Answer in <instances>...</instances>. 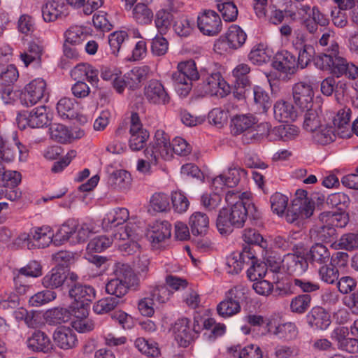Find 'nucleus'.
<instances>
[{
    "mask_svg": "<svg viewBox=\"0 0 358 358\" xmlns=\"http://www.w3.org/2000/svg\"><path fill=\"white\" fill-rule=\"evenodd\" d=\"M247 196V192L241 193L234 190L227 192L225 200L231 207L223 208L219 212L216 226L221 234H229L234 228L243 227L248 215L254 220L259 217L260 213L255 204L248 199L245 201Z\"/></svg>",
    "mask_w": 358,
    "mask_h": 358,
    "instance_id": "1",
    "label": "nucleus"
},
{
    "mask_svg": "<svg viewBox=\"0 0 358 358\" xmlns=\"http://www.w3.org/2000/svg\"><path fill=\"white\" fill-rule=\"evenodd\" d=\"M78 223L74 219L64 222L54 234L49 226L37 227L30 229L29 233L20 234L14 244L17 246H59L65 244L77 229Z\"/></svg>",
    "mask_w": 358,
    "mask_h": 358,
    "instance_id": "2",
    "label": "nucleus"
},
{
    "mask_svg": "<svg viewBox=\"0 0 358 358\" xmlns=\"http://www.w3.org/2000/svg\"><path fill=\"white\" fill-rule=\"evenodd\" d=\"M191 146L181 137H176L169 143L168 136L162 130L155 132L154 140L145 148L144 153L152 162L157 164L159 157L170 159L173 152L178 155L186 156L191 152Z\"/></svg>",
    "mask_w": 358,
    "mask_h": 358,
    "instance_id": "3",
    "label": "nucleus"
},
{
    "mask_svg": "<svg viewBox=\"0 0 358 358\" xmlns=\"http://www.w3.org/2000/svg\"><path fill=\"white\" fill-rule=\"evenodd\" d=\"M113 275L114 277L106 282L105 290L119 301L129 289H136L139 286L140 281L137 275L128 264H115Z\"/></svg>",
    "mask_w": 358,
    "mask_h": 358,
    "instance_id": "4",
    "label": "nucleus"
},
{
    "mask_svg": "<svg viewBox=\"0 0 358 358\" xmlns=\"http://www.w3.org/2000/svg\"><path fill=\"white\" fill-rule=\"evenodd\" d=\"M310 237L315 241L313 246H324V244H331L330 246H358V231L343 234L336 245V229L326 224H322L317 230L310 231Z\"/></svg>",
    "mask_w": 358,
    "mask_h": 358,
    "instance_id": "5",
    "label": "nucleus"
},
{
    "mask_svg": "<svg viewBox=\"0 0 358 358\" xmlns=\"http://www.w3.org/2000/svg\"><path fill=\"white\" fill-rule=\"evenodd\" d=\"M196 64L193 60L180 62L178 65V71L172 74V80L175 87L180 96H186L189 93L192 82L200 78Z\"/></svg>",
    "mask_w": 358,
    "mask_h": 358,
    "instance_id": "6",
    "label": "nucleus"
},
{
    "mask_svg": "<svg viewBox=\"0 0 358 358\" xmlns=\"http://www.w3.org/2000/svg\"><path fill=\"white\" fill-rule=\"evenodd\" d=\"M248 291V288L242 284L233 286L225 293L224 299L217 304L218 315L227 318L240 313L241 303L246 298Z\"/></svg>",
    "mask_w": 358,
    "mask_h": 358,
    "instance_id": "7",
    "label": "nucleus"
},
{
    "mask_svg": "<svg viewBox=\"0 0 358 358\" xmlns=\"http://www.w3.org/2000/svg\"><path fill=\"white\" fill-rule=\"evenodd\" d=\"M347 60L339 55V46L337 42L332 41L327 53L321 54L315 59L317 68L323 71H330L337 77L345 73V65Z\"/></svg>",
    "mask_w": 358,
    "mask_h": 358,
    "instance_id": "8",
    "label": "nucleus"
},
{
    "mask_svg": "<svg viewBox=\"0 0 358 358\" xmlns=\"http://www.w3.org/2000/svg\"><path fill=\"white\" fill-rule=\"evenodd\" d=\"M201 83L198 85V91L202 96H217L224 97L229 92V86L219 72L208 73L201 71Z\"/></svg>",
    "mask_w": 358,
    "mask_h": 358,
    "instance_id": "9",
    "label": "nucleus"
},
{
    "mask_svg": "<svg viewBox=\"0 0 358 358\" xmlns=\"http://www.w3.org/2000/svg\"><path fill=\"white\" fill-rule=\"evenodd\" d=\"M69 292V296L76 302L73 306V315L77 318L86 317L89 304L96 297L94 288L90 285L76 284Z\"/></svg>",
    "mask_w": 358,
    "mask_h": 358,
    "instance_id": "10",
    "label": "nucleus"
},
{
    "mask_svg": "<svg viewBox=\"0 0 358 358\" xmlns=\"http://www.w3.org/2000/svg\"><path fill=\"white\" fill-rule=\"evenodd\" d=\"M28 150L17 139V134H13V139H8L0 133V159L4 162H13L17 157L20 162H25L28 157Z\"/></svg>",
    "mask_w": 358,
    "mask_h": 358,
    "instance_id": "11",
    "label": "nucleus"
},
{
    "mask_svg": "<svg viewBox=\"0 0 358 358\" xmlns=\"http://www.w3.org/2000/svg\"><path fill=\"white\" fill-rule=\"evenodd\" d=\"M48 97L46 82L42 78H36L25 86L20 101L23 105L29 107L37 103L43 99H48Z\"/></svg>",
    "mask_w": 358,
    "mask_h": 358,
    "instance_id": "12",
    "label": "nucleus"
},
{
    "mask_svg": "<svg viewBox=\"0 0 358 358\" xmlns=\"http://www.w3.org/2000/svg\"><path fill=\"white\" fill-rule=\"evenodd\" d=\"M197 26L203 34L215 36L222 30V21L215 11L205 10L198 15Z\"/></svg>",
    "mask_w": 358,
    "mask_h": 358,
    "instance_id": "13",
    "label": "nucleus"
},
{
    "mask_svg": "<svg viewBox=\"0 0 358 358\" xmlns=\"http://www.w3.org/2000/svg\"><path fill=\"white\" fill-rule=\"evenodd\" d=\"M129 147L132 150L138 151L144 148L150 134L142 127L138 115L133 113L131 115Z\"/></svg>",
    "mask_w": 358,
    "mask_h": 358,
    "instance_id": "14",
    "label": "nucleus"
},
{
    "mask_svg": "<svg viewBox=\"0 0 358 358\" xmlns=\"http://www.w3.org/2000/svg\"><path fill=\"white\" fill-rule=\"evenodd\" d=\"M143 94L147 101L152 104L166 105L170 102L168 92L158 80H149L144 87Z\"/></svg>",
    "mask_w": 358,
    "mask_h": 358,
    "instance_id": "15",
    "label": "nucleus"
},
{
    "mask_svg": "<svg viewBox=\"0 0 358 358\" xmlns=\"http://www.w3.org/2000/svg\"><path fill=\"white\" fill-rule=\"evenodd\" d=\"M256 257L252 248H243L241 251L233 252L227 258L228 273L231 274L239 273L245 264L254 263Z\"/></svg>",
    "mask_w": 358,
    "mask_h": 358,
    "instance_id": "16",
    "label": "nucleus"
},
{
    "mask_svg": "<svg viewBox=\"0 0 358 358\" xmlns=\"http://www.w3.org/2000/svg\"><path fill=\"white\" fill-rule=\"evenodd\" d=\"M347 327H338L331 333V338L336 343L337 348L350 354H357L358 339L350 338Z\"/></svg>",
    "mask_w": 358,
    "mask_h": 358,
    "instance_id": "17",
    "label": "nucleus"
},
{
    "mask_svg": "<svg viewBox=\"0 0 358 358\" xmlns=\"http://www.w3.org/2000/svg\"><path fill=\"white\" fill-rule=\"evenodd\" d=\"M68 14V6L64 0H48L42 7V16L47 22L64 19Z\"/></svg>",
    "mask_w": 358,
    "mask_h": 358,
    "instance_id": "18",
    "label": "nucleus"
},
{
    "mask_svg": "<svg viewBox=\"0 0 358 358\" xmlns=\"http://www.w3.org/2000/svg\"><path fill=\"white\" fill-rule=\"evenodd\" d=\"M273 67L286 76H292L297 71L298 65L295 56L287 50L278 52L273 60Z\"/></svg>",
    "mask_w": 358,
    "mask_h": 358,
    "instance_id": "19",
    "label": "nucleus"
},
{
    "mask_svg": "<svg viewBox=\"0 0 358 358\" xmlns=\"http://www.w3.org/2000/svg\"><path fill=\"white\" fill-rule=\"evenodd\" d=\"M264 254V260L268 276L271 278L273 283H278L280 280V274H282V264L283 259L280 254L273 251L272 248H263Z\"/></svg>",
    "mask_w": 358,
    "mask_h": 358,
    "instance_id": "20",
    "label": "nucleus"
},
{
    "mask_svg": "<svg viewBox=\"0 0 358 358\" xmlns=\"http://www.w3.org/2000/svg\"><path fill=\"white\" fill-rule=\"evenodd\" d=\"M19 123L24 121L31 128H40L47 126L50 120L45 106L34 108L31 111H24L18 116Z\"/></svg>",
    "mask_w": 358,
    "mask_h": 358,
    "instance_id": "21",
    "label": "nucleus"
},
{
    "mask_svg": "<svg viewBox=\"0 0 358 358\" xmlns=\"http://www.w3.org/2000/svg\"><path fill=\"white\" fill-rule=\"evenodd\" d=\"M268 331L279 339L290 341L296 338L298 328L293 322L278 323L271 320L267 323Z\"/></svg>",
    "mask_w": 358,
    "mask_h": 358,
    "instance_id": "22",
    "label": "nucleus"
},
{
    "mask_svg": "<svg viewBox=\"0 0 358 358\" xmlns=\"http://www.w3.org/2000/svg\"><path fill=\"white\" fill-rule=\"evenodd\" d=\"M43 52V43L39 40H32L27 43L25 50L20 53V57L25 66H28L31 64H34L36 66H40Z\"/></svg>",
    "mask_w": 358,
    "mask_h": 358,
    "instance_id": "23",
    "label": "nucleus"
},
{
    "mask_svg": "<svg viewBox=\"0 0 358 358\" xmlns=\"http://www.w3.org/2000/svg\"><path fill=\"white\" fill-rule=\"evenodd\" d=\"M27 348L33 352L48 353L53 349V344L50 337L41 330H35L27 337Z\"/></svg>",
    "mask_w": 358,
    "mask_h": 358,
    "instance_id": "24",
    "label": "nucleus"
},
{
    "mask_svg": "<svg viewBox=\"0 0 358 358\" xmlns=\"http://www.w3.org/2000/svg\"><path fill=\"white\" fill-rule=\"evenodd\" d=\"M313 96L314 92L310 85L299 82L293 87L294 103L303 110L312 106Z\"/></svg>",
    "mask_w": 358,
    "mask_h": 358,
    "instance_id": "25",
    "label": "nucleus"
},
{
    "mask_svg": "<svg viewBox=\"0 0 358 358\" xmlns=\"http://www.w3.org/2000/svg\"><path fill=\"white\" fill-rule=\"evenodd\" d=\"M171 224L168 221H156L148 229L145 236L151 243L159 244L171 237Z\"/></svg>",
    "mask_w": 358,
    "mask_h": 358,
    "instance_id": "26",
    "label": "nucleus"
},
{
    "mask_svg": "<svg viewBox=\"0 0 358 358\" xmlns=\"http://www.w3.org/2000/svg\"><path fill=\"white\" fill-rule=\"evenodd\" d=\"M287 269L290 273L297 275L304 273L308 268V259L304 249L302 251L297 250L294 253H288L285 256Z\"/></svg>",
    "mask_w": 358,
    "mask_h": 358,
    "instance_id": "27",
    "label": "nucleus"
},
{
    "mask_svg": "<svg viewBox=\"0 0 358 358\" xmlns=\"http://www.w3.org/2000/svg\"><path fill=\"white\" fill-rule=\"evenodd\" d=\"M307 322L315 329L325 330L331 324L329 314L322 307H313L306 315Z\"/></svg>",
    "mask_w": 358,
    "mask_h": 358,
    "instance_id": "28",
    "label": "nucleus"
},
{
    "mask_svg": "<svg viewBox=\"0 0 358 358\" xmlns=\"http://www.w3.org/2000/svg\"><path fill=\"white\" fill-rule=\"evenodd\" d=\"M129 217V210L125 208H117L110 210L102 220V227L109 231L124 224Z\"/></svg>",
    "mask_w": 358,
    "mask_h": 358,
    "instance_id": "29",
    "label": "nucleus"
},
{
    "mask_svg": "<svg viewBox=\"0 0 358 358\" xmlns=\"http://www.w3.org/2000/svg\"><path fill=\"white\" fill-rule=\"evenodd\" d=\"M246 39L245 32L239 26L233 24L230 26L226 33L225 39L219 41L215 46L226 43L229 48L236 50L243 46Z\"/></svg>",
    "mask_w": 358,
    "mask_h": 358,
    "instance_id": "30",
    "label": "nucleus"
},
{
    "mask_svg": "<svg viewBox=\"0 0 358 358\" xmlns=\"http://www.w3.org/2000/svg\"><path fill=\"white\" fill-rule=\"evenodd\" d=\"M306 110L303 127L306 131L313 133L318 128H320L326 121L320 106L310 107Z\"/></svg>",
    "mask_w": 358,
    "mask_h": 358,
    "instance_id": "31",
    "label": "nucleus"
},
{
    "mask_svg": "<svg viewBox=\"0 0 358 358\" xmlns=\"http://www.w3.org/2000/svg\"><path fill=\"white\" fill-rule=\"evenodd\" d=\"M56 345L61 349L69 350L77 344V338L74 331L69 327L58 328L53 334Z\"/></svg>",
    "mask_w": 358,
    "mask_h": 358,
    "instance_id": "32",
    "label": "nucleus"
},
{
    "mask_svg": "<svg viewBox=\"0 0 358 358\" xmlns=\"http://www.w3.org/2000/svg\"><path fill=\"white\" fill-rule=\"evenodd\" d=\"M175 338L181 347H187L194 338V333L189 325L187 318L178 320L174 326Z\"/></svg>",
    "mask_w": 358,
    "mask_h": 358,
    "instance_id": "33",
    "label": "nucleus"
},
{
    "mask_svg": "<svg viewBox=\"0 0 358 358\" xmlns=\"http://www.w3.org/2000/svg\"><path fill=\"white\" fill-rule=\"evenodd\" d=\"M273 114L275 119L281 122L294 121L297 116L294 105L284 100H278L275 103Z\"/></svg>",
    "mask_w": 358,
    "mask_h": 358,
    "instance_id": "34",
    "label": "nucleus"
},
{
    "mask_svg": "<svg viewBox=\"0 0 358 358\" xmlns=\"http://www.w3.org/2000/svg\"><path fill=\"white\" fill-rule=\"evenodd\" d=\"M132 178L131 174L126 170L119 169L110 173L108 178V183L113 189L120 191H128L131 186Z\"/></svg>",
    "mask_w": 358,
    "mask_h": 358,
    "instance_id": "35",
    "label": "nucleus"
},
{
    "mask_svg": "<svg viewBox=\"0 0 358 358\" xmlns=\"http://www.w3.org/2000/svg\"><path fill=\"white\" fill-rule=\"evenodd\" d=\"M257 123L256 117L252 114L236 115L231 120V133L234 135L245 133Z\"/></svg>",
    "mask_w": 358,
    "mask_h": 358,
    "instance_id": "36",
    "label": "nucleus"
},
{
    "mask_svg": "<svg viewBox=\"0 0 358 358\" xmlns=\"http://www.w3.org/2000/svg\"><path fill=\"white\" fill-rule=\"evenodd\" d=\"M154 17L155 25L157 31L161 35H165L174 22L172 9L170 8H161L156 12Z\"/></svg>",
    "mask_w": 358,
    "mask_h": 358,
    "instance_id": "37",
    "label": "nucleus"
},
{
    "mask_svg": "<svg viewBox=\"0 0 358 358\" xmlns=\"http://www.w3.org/2000/svg\"><path fill=\"white\" fill-rule=\"evenodd\" d=\"M149 3L139 2L134 4L131 10L133 20L140 25H149L153 20L154 13L148 7Z\"/></svg>",
    "mask_w": 358,
    "mask_h": 358,
    "instance_id": "38",
    "label": "nucleus"
},
{
    "mask_svg": "<svg viewBox=\"0 0 358 358\" xmlns=\"http://www.w3.org/2000/svg\"><path fill=\"white\" fill-rule=\"evenodd\" d=\"M150 71V69L148 66H142L135 67L126 73L124 76L127 87L132 90L138 88L141 82L147 79Z\"/></svg>",
    "mask_w": 358,
    "mask_h": 358,
    "instance_id": "39",
    "label": "nucleus"
},
{
    "mask_svg": "<svg viewBox=\"0 0 358 358\" xmlns=\"http://www.w3.org/2000/svg\"><path fill=\"white\" fill-rule=\"evenodd\" d=\"M143 237V231L139 227L134 223L127 224L121 232L115 234V240H129V243L123 244L122 246H130L131 244H138Z\"/></svg>",
    "mask_w": 358,
    "mask_h": 358,
    "instance_id": "40",
    "label": "nucleus"
},
{
    "mask_svg": "<svg viewBox=\"0 0 358 358\" xmlns=\"http://www.w3.org/2000/svg\"><path fill=\"white\" fill-rule=\"evenodd\" d=\"M348 217L345 211L339 213L326 211L319 215V221L329 227L343 228L348 223Z\"/></svg>",
    "mask_w": 358,
    "mask_h": 358,
    "instance_id": "41",
    "label": "nucleus"
},
{
    "mask_svg": "<svg viewBox=\"0 0 358 358\" xmlns=\"http://www.w3.org/2000/svg\"><path fill=\"white\" fill-rule=\"evenodd\" d=\"M299 133V128L293 124H281L271 130V141H288L294 139Z\"/></svg>",
    "mask_w": 358,
    "mask_h": 358,
    "instance_id": "42",
    "label": "nucleus"
},
{
    "mask_svg": "<svg viewBox=\"0 0 358 358\" xmlns=\"http://www.w3.org/2000/svg\"><path fill=\"white\" fill-rule=\"evenodd\" d=\"M67 278L64 268L55 267L43 278V285L46 288L56 289L61 287Z\"/></svg>",
    "mask_w": 358,
    "mask_h": 358,
    "instance_id": "43",
    "label": "nucleus"
},
{
    "mask_svg": "<svg viewBox=\"0 0 358 358\" xmlns=\"http://www.w3.org/2000/svg\"><path fill=\"white\" fill-rule=\"evenodd\" d=\"M304 249L308 262L312 264H327L330 261L331 253L327 248H299Z\"/></svg>",
    "mask_w": 358,
    "mask_h": 358,
    "instance_id": "44",
    "label": "nucleus"
},
{
    "mask_svg": "<svg viewBox=\"0 0 358 358\" xmlns=\"http://www.w3.org/2000/svg\"><path fill=\"white\" fill-rule=\"evenodd\" d=\"M189 224L194 235H202L208 229L209 218L204 213L195 212L190 216Z\"/></svg>",
    "mask_w": 358,
    "mask_h": 358,
    "instance_id": "45",
    "label": "nucleus"
},
{
    "mask_svg": "<svg viewBox=\"0 0 358 358\" xmlns=\"http://www.w3.org/2000/svg\"><path fill=\"white\" fill-rule=\"evenodd\" d=\"M313 138L318 144L327 145L336 139L335 128L324 122L320 128L313 132Z\"/></svg>",
    "mask_w": 358,
    "mask_h": 358,
    "instance_id": "46",
    "label": "nucleus"
},
{
    "mask_svg": "<svg viewBox=\"0 0 358 358\" xmlns=\"http://www.w3.org/2000/svg\"><path fill=\"white\" fill-rule=\"evenodd\" d=\"M254 103L259 113H266L271 106V100L268 94L261 87L252 88Z\"/></svg>",
    "mask_w": 358,
    "mask_h": 358,
    "instance_id": "47",
    "label": "nucleus"
},
{
    "mask_svg": "<svg viewBox=\"0 0 358 358\" xmlns=\"http://www.w3.org/2000/svg\"><path fill=\"white\" fill-rule=\"evenodd\" d=\"M345 87V84L337 83L333 76H329L322 81L320 90L324 96H329L334 92L337 96L343 94Z\"/></svg>",
    "mask_w": 358,
    "mask_h": 358,
    "instance_id": "48",
    "label": "nucleus"
},
{
    "mask_svg": "<svg viewBox=\"0 0 358 358\" xmlns=\"http://www.w3.org/2000/svg\"><path fill=\"white\" fill-rule=\"evenodd\" d=\"M45 321L50 324L66 322L70 319V313L64 308H54L45 313Z\"/></svg>",
    "mask_w": 358,
    "mask_h": 358,
    "instance_id": "49",
    "label": "nucleus"
},
{
    "mask_svg": "<svg viewBox=\"0 0 358 358\" xmlns=\"http://www.w3.org/2000/svg\"><path fill=\"white\" fill-rule=\"evenodd\" d=\"M49 131L51 138L61 143L68 142L73 137V134L62 124H50Z\"/></svg>",
    "mask_w": 358,
    "mask_h": 358,
    "instance_id": "50",
    "label": "nucleus"
},
{
    "mask_svg": "<svg viewBox=\"0 0 358 358\" xmlns=\"http://www.w3.org/2000/svg\"><path fill=\"white\" fill-rule=\"evenodd\" d=\"M312 297L310 294H299L294 297L290 302V310L292 313L303 314L310 307Z\"/></svg>",
    "mask_w": 358,
    "mask_h": 358,
    "instance_id": "51",
    "label": "nucleus"
},
{
    "mask_svg": "<svg viewBox=\"0 0 358 358\" xmlns=\"http://www.w3.org/2000/svg\"><path fill=\"white\" fill-rule=\"evenodd\" d=\"M129 36L125 31H116L108 35V41L110 54L117 56L123 43L128 39Z\"/></svg>",
    "mask_w": 358,
    "mask_h": 358,
    "instance_id": "52",
    "label": "nucleus"
},
{
    "mask_svg": "<svg viewBox=\"0 0 358 358\" xmlns=\"http://www.w3.org/2000/svg\"><path fill=\"white\" fill-rule=\"evenodd\" d=\"M85 28L79 26L71 27L64 33V41L75 45L80 44L86 38Z\"/></svg>",
    "mask_w": 358,
    "mask_h": 358,
    "instance_id": "53",
    "label": "nucleus"
},
{
    "mask_svg": "<svg viewBox=\"0 0 358 358\" xmlns=\"http://www.w3.org/2000/svg\"><path fill=\"white\" fill-rule=\"evenodd\" d=\"M243 239L245 243L250 245L263 246L262 244H265L266 246H267L268 244H271V241L265 239V238L255 229H245L243 233Z\"/></svg>",
    "mask_w": 358,
    "mask_h": 358,
    "instance_id": "54",
    "label": "nucleus"
},
{
    "mask_svg": "<svg viewBox=\"0 0 358 358\" xmlns=\"http://www.w3.org/2000/svg\"><path fill=\"white\" fill-rule=\"evenodd\" d=\"M150 297L159 303H166L172 295V292L164 285H156L150 288Z\"/></svg>",
    "mask_w": 358,
    "mask_h": 358,
    "instance_id": "55",
    "label": "nucleus"
},
{
    "mask_svg": "<svg viewBox=\"0 0 358 358\" xmlns=\"http://www.w3.org/2000/svg\"><path fill=\"white\" fill-rule=\"evenodd\" d=\"M350 202V200L348 195L343 192L331 194L327 199V203L329 206L336 208L340 211H345Z\"/></svg>",
    "mask_w": 358,
    "mask_h": 358,
    "instance_id": "56",
    "label": "nucleus"
},
{
    "mask_svg": "<svg viewBox=\"0 0 358 358\" xmlns=\"http://www.w3.org/2000/svg\"><path fill=\"white\" fill-rule=\"evenodd\" d=\"M216 7L221 13L224 21L234 22L236 20L238 8L231 0L224 3H218V4H216Z\"/></svg>",
    "mask_w": 358,
    "mask_h": 358,
    "instance_id": "57",
    "label": "nucleus"
},
{
    "mask_svg": "<svg viewBox=\"0 0 358 358\" xmlns=\"http://www.w3.org/2000/svg\"><path fill=\"white\" fill-rule=\"evenodd\" d=\"M135 347L143 354L149 357H157L159 354L157 344L154 341L145 340L143 338H138L135 341Z\"/></svg>",
    "mask_w": 358,
    "mask_h": 358,
    "instance_id": "58",
    "label": "nucleus"
},
{
    "mask_svg": "<svg viewBox=\"0 0 358 358\" xmlns=\"http://www.w3.org/2000/svg\"><path fill=\"white\" fill-rule=\"evenodd\" d=\"M318 273L321 280L327 284L335 283L339 277L338 270L332 263L321 266Z\"/></svg>",
    "mask_w": 358,
    "mask_h": 358,
    "instance_id": "59",
    "label": "nucleus"
},
{
    "mask_svg": "<svg viewBox=\"0 0 358 358\" xmlns=\"http://www.w3.org/2000/svg\"><path fill=\"white\" fill-rule=\"evenodd\" d=\"M119 300L113 296L103 298L96 301L93 310L97 314H105L114 310L119 303Z\"/></svg>",
    "mask_w": 358,
    "mask_h": 358,
    "instance_id": "60",
    "label": "nucleus"
},
{
    "mask_svg": "<svg viewBox=\"0 0 358 358\" xmlns=\"http://www.w3.org/2000/svg\"><path fill=\"white\" fill-rule=\"evenodd\" d=\"M57 110L64 119H71L75 115L74 101L67 97L62 98L57 104Z\"/></svg>",
    "mask_w": 358,
    "mask_h": 358,
    "instance_id": "61",
    "label": "nucleus"
},
{
    "mask_svg": "<svg viewBox=\"0 0 358 358\" xmlns=\"http://www.w3.org/2000/svg\"><path fill=\"white\" fill-rule=\"evenodd\" d=\"M247 171L238 166L229 167L225 174V182L227 187L236 186L242 178H245Z\"/></svg>",
    "mask_w": 358,
    "mask_h": 358,
    "instance_id": "62",
    "label": "nucleus"
},
{
    "mask_svg": "<svg viewBox=\"0 0 358 358\" xmlns=\"http://www.w3.org/2000/svg\"><path fill=\"white\" fill-rule=\"evenodd\" d=\"M351 113L350 108L348 107L340 109L333 118L334 127H337L338 130L348 128L350 127Z\"/></svg>",
    "mask_w": 358,
    "mask_h": 358,
    "instance_id": "63",
    "label": "nucleus"
},
{
    "mask_svg": "<svg viewBox=\"0 0 358 358\" xmlns=\"http://www.w3.org/2000/svg\"><path fill=\"white\" fill-rule=\"evenodd\" d=\"M150 206L156 212H164L169 209V196L164 193H155L150 199Z\"/></svg>",
    "mask_w": 358,
    "mask_h": 358,
    "instance_id": "64",
    "label": "nucleus"
}]
</instances>
